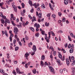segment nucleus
I'll use <instances>...</instances> for the list:
<instances>
[{
  "label": "nucleus",
  "instance_id": "obj_22",
  "mask_svg": "<svg viewBox=\"0 0 75 75\" xmlns=\"http://www.w3.org/2000/svg\"><path fill=\"white\" fill-rule=\"evenodd\" d=\"M18 49H19V47H16L15 48V51H18Z\"/></svg>",
  "mask_w": 75,
  "mask_h": 75
},
{
  "label": "nucleus",
  "instance_id": "obj_51",
  "mask_svg": "<svg viewBox=\"0 0 75 75\" xmlns=\"http://www.w3.org/2000/svg\"><path fill=\"white\" fill-rule=\"evenodd\" d=\"M49 67L50 70V69H51L52 68H52V67L51 66H49Z\"/></svg>",
  "mask_w": 75,
  "mask_h": 75
},
{
  "label": "nucleus",
  "instance_id": "obj_17",
  "mask_svg": "<svg viewBox=\"0 0 75 75\" xmlns=\"http://www.w3.org/2000/svg\"><path fill=\"white\" fill-rule=\"evenodd\" d=\"M39 34L40 33H36L35 34V37H39Z\"/></svg>",
  "mask_w": 75,
  "mask_h": 75
},
{
  "label": "nucleus",
  "instance_id": "obj_5",
  "mask_svg": "<svg viewBox=\"0 0 75 75\" xmlns=\"http://www.w3.org/2000/svg\"><path fill=\"white\" fill-rule=\"evenodd\" d=\"M66 61H67V64L68 66H69V64H70V62H69V59H66Z\"/></svg>",
  "mask_w": 75,
  "mask_h": 75
},
{
  "label": "nucleus",
  "instance_id": "obj_28",
  "mask_svg": "<svg viewBox=\"0 0 75 75\" xmlns=\"http://www.w3.org/2000/svg\"><path fill=\"white\" fill-rule=\"evenodd\" d=\"M66 20V19H65V18H62V21L63 23H64V22H65V21Z\"/></svg>",
  "mask_w": 75,
  "mask_h": 75
},
{
  "label": "nucleus",
  "instance_id": "obj_55",
  "mask_svg": "<svg viewBox=\"0 0 75 75\" xmlns=\"http://www.w3.org/2000/svg\"><path fill=\"white\" fill-rule=\"evenodd\" d=\"M49 49H50H50L53 50V47H52V46H50V47Z\"/></svg>",
  "mask_w": 75,
  "mask_h": 75
},
{
  "label": "nucleus",
  "instance_id": "obj_36",
  "mask_svg": "<svg viewBox=\"0 0 75 75\" xmlns=\"http://www.w3.org/2000/svg\"><path fill=\"white\" fill-rule=\"evenodd\" d=\"M40 24H37L36 28H40Z\"/></svg>",
  "mask_w": 75,
  "mask_h": 75
},
{
  "label": "nucleus",
  "instance_id": "obj_50",
  "mask_svg": "<svg viewBox=\"0 0 75 75\" xmlns=\"http://www.w3.org/2000/svg\"><path fill=\"white\" fill-rule=\"evenodd\" d=\"M18 43H19L20 46H22V44H21V42L19 41Z\"/></svg>",
  "mask_w": 75,
  "mask_h": 75
},
{
  "label": "nucleus",
  "instance_id": "obj_58",
  "mask_svg": "<svg viewBox=\"0 0 75 75\" xmlns=\"http://www.w3.org/2000/svg\"><path fill=\"white\" fill-rule=\"evenodd\" d=\"M51 13H50L47 14V17H50V15H51Z\"/></svg>",
  "mask_w": 75,
  "mask_h": 75
},
{
  "label": "nucleus",
  "instance_id": "obj_4",
  "mask_svg": "<svg viewBox=\"0 0 75 75\" xmlns=\"http://www.w3.org/2000/svg\"><path fill=\"white\" fill-rule=\"evenodd\" d=\"M32 49L34 52H36V51H37V48H36V46H35V45H33Z\"/></svg>",
  "mask_w": 75,
  "mask_h": 75
},
{
  "label": "nucleus",
  "instance_id": "obj_21",
  "mask_svg": "<svg viewBox=\"0 0 75 75\" xmlns=\"http://www.w3.org/2000/svg\"><path fill=\"white\" fill-rule=\"evenodd\" d=\"M42 14V13H40L39 14V17L40 18H41L42 17V16H41V14Z\"/></svg>",
  "mask_w": 75,
  "mask_h": 75
},
{
  "label": "nucleus",
  "instance_id": "obj_2",
  "mask_svg": "<svg viewBox=\"0 0 75 75\" xmlns=\"http://www.w3.org/2000/svg\"><path fill=\"white\" fill-rule=\"evenodd\" d=\"M44 35L46 36L45 37V40H46L47 42L48 43L50 42V40H49V39L48 38V37L47 36V35L46 34H44Z\"/></svg>",
  "mask_w": 75,
  "mask_h": 75
},
{
  "label": "nucleus",
  "instance_id": "obj_56",
  "mask_svg": "<svg viewBox=\"0 0 75 75\" xmlns=\"http://www.w3.org/2000/svg\"><path fill=\"white\" fill-rule=\"evenodd\" d=\"M69 59L70 60V61L71 62L72 61H71V56H69Z\"/></svg>",
  "mask_w": 75,
  "mask_h": 75
},
{
  "label": "nucleus",
  "instance_id": "obj_43",
  "mask_svg": "<svg viewBox=\"0 0 75 75\" xmlns=\"http://www.w3.org/2000/svg\"><path fill=\"white\" fill-rule=\"evenodd\" d=\"M75 74V71L74 70H73L72 71V74L74 75Z\"/></svg>",
  "mask_w": 75,
  "mask_h": 75
},
{
  "label": "nucleus",
  "instance_id": "obj_23",
  "mask_svg": "<svg viewBox=\"0 0 75 75\" xmlns=\"http://www.w3.org/2000/svg\"><path fill=\"white\" fill-rule=\"evenodd\" d=\"M21 6L22 8H24L25 7V5H24V4L23 3H21Z\"/></svg>",
  "mask_w": 75,
  "mask_h": 75
},
{
  "label": "nucleus",
  "instance_id": "obj_33",
  "mask_svg": "<svg viewBox=\"0 0 75 75\" xmlns=\"http://www.w3.org/2000/svg\"><path fill=\"white\" fill-rule=\"evenodd\" d=\"M12 73L13 74H14V75H16V72L15 71V70H13V71L12 72Z\"/></svg>",
  "mask_w": 75,
  "mask_h": 75
},
{
  "label": "nucleus",
  "instance_id": "obj_57",
  "mask_svg": "<svg viewBox=\"0 0 75 75\" xmlns=\"http://www.w3.org/2000/svg\"><path fill=\"white\" fill-rule=\"evenodd\" d=\"M42 35H44V34H45V32L44 31H42Z\"/></svg>",
  "mask_w": 75,
  "mask_h": 75
},
{
  "label": "nucleus",
  "instance_id": "obj_54",
  "mask_svg": "<svg viewBox=\"0 0 75 75\" xmlns=\"http://www.w3.org/2000/svg\"><path fill=\"white\" fill-rule=\"evenodd\" d=\"M16 43V40L15 39L13 40V44H15Z\"/></svg>",
  "mask_w": 75,
  "mask_h": 75
},
{
  "label": "nucleus",
  "instance_id": "obj_8",
  "mask_svg": "<svg viewBox=\"0 0 75 75\" xmlns=\"http://www.w3.org/2000/svg\"><path fill=\"white\" fill-rule=\"evenodd\" d=\"M49 5L51 10H52V11H54V8H53L51 6V4L50 3H49Z\"/></svg>",
  "mask_w": 75,
  "mask_h": 75
},
{
  "label": "nucleus",
  "instance_id": "obj_7",
  "mask_svg": "<svg viewBox=\"0 0 75 75\" xmlns=\"http://www.w3.org/2000/svg\"><path fill=\"white\" fill-rule=\"evenodd\" d=\"M56 62L60 65L61 64V61H60V60L58 59H57V60H56Z\"/></svg>",
  "mask_w": 75,
  "mask_h": 75
},
{
  "label": "nucleus",
  "instance_id": "obj_63",
  "mask_svg": "<svg viewBox=\"0 0 75 75\" xmlns=\"http://www.w3.org/2000/svg\"><path fill=\"white\" fill-rule=\"evenodd\" d=\"M6 3H7L9 5L10 4V3H9V1H6Z\"/></svg>",
  "mask_w": 75,
  "mask_h": 75
},
{
  "label": "nucleus",
  "instance_id": "obj_32",
  "mask_svg": "<svg viewBox=\"0 0 75 75\" xmlns=\"http://www.w3.org/2000/svg\"><path fill=\"white\" fill-rule=\"evenodd\" d=\"M6 55L7 56V58H8V59H9V58H10V56H9L10 54H7Z\"/></svg>",
  "mask_w": 75,
  "mask_h": 75
},
{
  "label": "nucleus",
  "instance_id": "obj_40",
  "mask_svg": "<svg viewBox=\"0 0 75 75\" xmlns=\"http://www.w3.org/2000/svg\"><path fill=\"white\" fill-rule=\"evenodd\" d=\"M58 14L59 16L60 17V16H61L62 15V13L61 12H58Z\"/></svg>",
  "mask_w": 75,
  "mask_h": 75
},
{
  "label": "nucleus",
  "instance_id": "obj_41",
  "mask_svg": "<svg viewBox=\"0 0 75 75\" xmlns=\"http://www.w3.org/2000/svg\"><path fill=\"white\" fill-rule=\"evenodd\" d=\"M68 38L69 41H71V38L70 37V36H69V35L68 36Z\"/></svg>",
  "mask_w": 75,
  "mask_h": 75
},
{
  "label": "nucleus",
  "instance_id": "obj_38",
  "mask_svg": "<svg viewBox=\"0 0 75 75\" xmlns=\"http://www.w3.org/2000/svg\"><path fill=\"white\" fill-rule=\"evenodd\" d=\"M12 24H13V25H14V26H15L16 25V24L14 23V21H11V22Z\"/></svg>",
  "mask_w": 75,
  "mask_h": 75
},
{
  "label": "nucleus",
  "instance_id": "obj_31",
  "mask_svg": "<svg viewBox=\"0 0 75 75\" xmlns=\"http://www.w3.org/2000/svg\"><path fill=\"white\" fill-rule=\"evenodd\" d=\"M30 29L31 30L33 31V32H34V28L33 27H30Z\"/></svg>",
  "mask_w": 75,
  "mask_h": 75
},
{
  "label": "nucleus",
  "instance_id": "obj_37",
  "mask_svg": "<svg viewBox=\"0 0 75 75\" xmlns=\"http://www.w3.org/2000/svg\"><path fill=\"white\" fill-rule=\"evenodd\" d=\"M45 25L46 26V27H48V26L49 25V23H45Z\"/></svg>",
  "mask_w": 75,
  "mask_h": 75
},
{
  "label": "nucleus",
  "instance_id": "obj_48",
  "mask_svg": "<svg viewBox=\"0 0 75 75\" xmlns=\"http://www.w3.org/2000/svg\"><path fill=\"white\" fill-rule=\"evenodd\" d=\"M25 39L26 40H28L29 38L28 37V36H25Z\"/></svg>",
  "mask_w": 75,
  "mask_h": 75
},
{
  "label": "nucleus",
  "instance_id": "obj_16",
  "mask_svg": "<svg viewBox=\"0 0 75 75\" xmlns=\"http://www.w3.org/2000/svg\"><path fill=\"white\" fill-rule=\"evenodd\" d=\"M35 17H34V16H33V19H32V22H34V21H37V20H36V19H35Z\"/></svg>",
  "mask_w": 75,
  "mask_h": 75
},
{
  "label": "nucleus",
  "instance_id": "obj_26",
  "mask_svg": "<svg viewBox=\"0 0 75 75\" xmlns=\"http://www.w3.org/2000/svg\"><path fill=\"white\" fill-rule=\"evenodd\" d=\"M52 16V17L53 18H54V20L55 21V17H56V16H55V15L54 14H53Z\"/></svg>",
  "mask_w": 75,
  "mask_h": 75
},
{
  "label": "nucleus",
  "instance_id": "obj_42",
  "mask_svg": "<svg viewBox=\"0 0 75 75\" xmlns=\"http://www.w3.org/2000/svg\"><path fill=\"white\" fill-rule=\"evenodd\" d=\"M60 72L61 73V74H62V72H63V69H60Z\"/></svg>",
  "mask_w": 75,
  "mask_h": 75
},
{
  "label": "nucleus",
  "instance_id": "obj_47",
  "mask_svg": "<svg viewBox=\"0 0 75 75\" xmlns=\"http://www.w3.org/2000/svg\"><path fill=\"white\" fill-rule=\"evenodd\" d=\"M71 47V44H69L68 46V48H70Z\"/></svg>",
  "mask_w": 75,
  "mask_h": 75
},
{
  "label": "nucleus",
  "instance_id": "obj_14",
  "mask_svg": "<svg viewBox=\"0 0 75 75\" xmlns=\"http://www.w3.org/2000/svg\"><path fill=\"white\" fill-rule=\"evenodd\" d=\"M41 7L42 8H45V5L44 4H42L41 6Z\"/></svg>",
  "mask_w": 75,
  "mask_h": 75
},
{
  "label": "nucleus",
  "instance_id": "obj_20",
  "mask_svg": "<svg viewBox=\"0 0 75 75\" xmlns=\"http://www.w3.org/2000/svg\"><path fill=\"white\" fill-rule=\"evenodd\" d=\"M16 72H17V74H18V73L20 71V69L18 68H17L16 69Z\"/></svg>",
  "mask_w": 75,
  "mask_h": 75
},
{
  "label": "nucleus",
  "instance_id": "obj_10",
  "mask_svg": "<svg viewBox=\"0 0 75 75\" xmlns=\"http://www.w3.org/2000/svg\"><path fill=\"white\" fill-rule=\"evenodd\" d=\"M28 3L31 6H33V3H32V1H31L30 0H29V1Z\"/></svg>",
  "mask_w": 75,
  "mask_h": 75
},
{
  "label": "nucleus",
  "instance_id": "obj_49",
  "mask_svg": "<svg viewBox=\"0 0 75 75\" xmlns=\"http://www.w3.org/2000/svg\"><path fill=\"white\" fill-rule=\"evenodd\" d=\"M9 39L10 40V41H11V42H12V37H9Z\"/></svg>",
  "mask_w": 75,
  "mask_h": 75
},
{
  "label": "nucleus",
  "instance_id": "obj_62",
  "mask_svg": "<svg viewBox=\"0 0 75 75\" xmlns=\"http://www.w3.org/2000/svg\"><path fill=\"white\" fill-rule=\"evenodd\" d=\"M30 11L31 13H33V12L34 11V9H33V8L32 9L30 10Z\"/></svg>",
  "mask_w": 75,
  "mask_h": 75
},
{
  "label": "nucleus",
  "instance_id": "obj_59",
  "mask_svg": "<svg viewBox=\"0 0 75 75\" xmlns=\"http://www.w3.org/2000/svg\"><path fill=\"white\" fill-rule=\"evenodd\" d=\"M50 2L51 3H52V4H55V3L53 2V1H52V0L50 1Z\"/></svg>",
  "mask_w": 75,
  "mask_h": 75
},
{
  "label": "nucleus",
  "instance_id": "obj_18",
  "mask_svg": "<svg viewBox=\"0 0 75 75\" xmlns=\"http://www.w3.org/2000/svg\"><path fill=\"white\" fill-rule=\"evenodd\" d=\"M58 55H59V57L60 58H62V55H61V54L60 53H58Z\"/></svg>",
  "mask_w": 75,
  "mask_h": 75
},
{
  "label": "nucleus",
  "instance_id": "obj_39",
  "mask_svg": "<svg viewBox=\"0 0 75 75\" xmlns=\"http://www.w3.org/2000/svg\"><path fill=\"white\" fill-rule=\"evenodd\" d=\"M24 73V71H19V72L18 73V74H23Z\"/></svg>",
  "mask_w": 75,
  "mask_h": 75
},
{
  "label": "nucleus",
  "instance_id": "obj_46",
  "mask_svg": "<svg viewBox=\"0 0 75 75\" xmlns=\"http://www.w3.org/2000/svg\"><path fill=\"white\" fill-rule=\"evenodd\" d=\"M11 20H12V18H11L13 17L14 16L13 15V14H11Z\"/></svg>",
  "mask_w": 75,
  "mask_h": 75
},
{
  "label": "nucleus",
  "instance_id": "obj_60",
  "mask_svg": "<svg viewBox=\"0 0 75 75\" xmlns=\"http://www.w3.org/2000/svg\"><path fill=\"white\" fill-rule=\"evenodd\" d=\"M71 48H74V45L72 44L71 46Z\"/></svg>",
  "mask_w": 75,
  "mask_h": 75
},
{
  "label": "nucleus",
  "instance_id": "obj_11",
  "mask_svg": "<svg viewBox=\"0 0 75 75\" xmlns=\"http://www.w3.org/2000/svg\"><path fill=\"white\" fill-rule=\"evenodd\" d=\"M29 55V54L28 52H27L26 54H25V57H26L27 59V57H28V56Z\"/></svg>",
  "mask_w": 75,
  "mask_h": 75
},
{
  "label": "nucleus",
  "instance_id": "obj_44",
  "mask_svg": "<svg viewBox=\"0 0 75 75\" xmlns=\"http://www.w3.org/2000/svg\"><path fill=\"white\" fill-rule=\"evenodd\" d=\"M51 33H52V35H53V36H54L55 35V34L53 32H51Z\"/></svg>",
  "mask_w": 75,
  "mask_h": 75
},
{
  "label": "nucleus",
  "instance_id": "obj_27",
  "mask_svg": "<svg viewBox=\"0 0 75 75\" xmlns=\"http://www.w3.org/2000/svg\"><path fill=\"white\" fill-rule=\"evenodd\" d=\"M74 52V51H73V49H70L69 52L70 53H72Z\"/></svg>",
  "mask_w": 75,
  "mask_h": 75
},
{
  "label": "nucleus",
  "instance_id": "obj_45",
  "mask_svg": "<svg viewBox=\"0 0 75 75\" xmlns=\"http://www.w3.org/2000/svg\"><path fill=\"white\" fill-rule=\"evenodd\" d=\"M2 18H4V19H5L6 18V16H1Z\"/></svg>",
  "mask_w": 75,
  "mask_h": 75
},
{
  "label": "nucleus",
  "instance_id": "obj_12",
  "mask_svg": "<svg viewBox=\"0 0 75 75\" xmlns=\"http://www.w3.org/2000/svg\"><path fill=\"white\" fill-rule=\"evenodd\" d=\"M45 56L44 55H42V56L41 58V60H44V59H45Z\"/></svg>",
  "mask_w": 75,
  "mask_h": 75
},
{
  "label": "nucleus",
  "instance_id": "obj_1",
  "mask_svg": "<svg viewBox=\"0 0 75 75\" xmlns=\"http://www.w3.org/2000/svg\"><path fill=\"white\" fill-rule=\"evenodd\" d=\"M13 31L14 32L15 34H17L18 32V29L17 27L15 26L14 28Z\"/></svg>",
  "mask_w": 75,
  "mask_h": 75
},
{
  "label": "nucleus",
  "instance_id": "obj_61",
  "mask_svg": "<svg viewBox=\"0 0 75 75\" xmlns=\"http://www.w3.org/2000/svg\"><path fill=\"white\" fill-rule=\"evenodd\" d=\"M44 64L45 65H48V63H47V62H45Z\"/></svg>",
  "mask_w": 75,
  "mask_h": 75
},
{
  "label": "nucleus",
  "instance_id": "obj_24",
  "mask_svg": "<svg viewBox=\"0 0 75 75\" xmlns=\"http://www.w3.org/2000/svg\"><path fill=\"white\" fill-rule=\"evenodd\" d=\"M33 72L34 74H36V69H34L33 70Z\"/></svg>",
  "mask_w": 75,
  "mask_h": 75
},
{
  "label": "nucleus",
  "instance_id": "obj_35",
  "mask_svg": "<svg viewBox=\"0 0 75 75\" xmlns=\"http://www.w3.org/2000/svg\"><path fill=\"white\" fill-rule=\"evenodd\" d=\"M5 34L6 35V37H8V34H7V31L6 30L5 32Z\"/></svg>",
  "mask_w": 75,
  "mask_h": 75
},
{
  "label": "nucleus",
  "instance_id": "obj_29",
  "mask_svg": "<svg viewBox=\"0 0 75 75\" xmlns=\"http://www.w3.org/2000/svg\"><path fill=\"white\" fill-rule=\"evenodd\" d=\"M70 36L71 37H72L73 38H74V34L72 33H70Z\"/></svg>",
  "mask_w": 75,
  "mask_h": 75
},
{
  "label": "nucleus",
  "instance_id": "obj_53",
  "mask_svg": "<svg viewBox=\"0 0 75 75\" xmlns=\"http://www.w3.org/2000/svg\"><path fill=\"white\" fill-rule=\"evenodd\" d=\"M4 4L3 3H0V6L1 7H2V6H3V4Z\"/></svg>",
  "mask_w": 75,
  "mask_h": 75
},
{
  "label": "nucleus",
  "instance_id": "obj_6",
  "mask_svg": "<svg viewBox=\"0 0 75 75\" xmlns=\"http://www.w3.org/2000/svg\"><path fill=\"white\" fill-rule=\"evenodd\" d=\"M64 3L65 5H67L68 4V3H69V1H68V0H64Z\"/></svg>",
  "mask_w": 75,
  "mask_h": 75
},
{
  "label": "nucleus",
  "instance_id": "obj_13",
  "mask_svg": "<svg viewBox=\"0 0 75 75\" xmlns=\"http://www.w3.org/2000/svg\"><path fill=\"white\" fill-rule=\"evenodd\" d=\"M50 71L51 72H52L53 74H55V72H54V68H52L50 70Z\"/></svg>",
  "mask_w": 75,
  "mask_h": 75
},
{
  "label": "nucleus",
  "instance_id": "obj_30",
  "mask_svg": "<svg viewBox=\"0 0 75 75\" xmlns=\"http://www.w3.org/2000/svg\"><path fill=\"white\" fill-rule=\"evenodd\" d=\"M60 59H61L62 61H64L65 59V56H63V57H62L61 58H60Z\"/></svg>",
  "mask_w": 75,
  "mask_h": 75
},
{
  "label": "nucleus",
  "instance_id": "obj_52",
  "mask_svg": "<svg viewBox=\"0 0 75 75\" xmlns=\"http://www.w3.org/2000/svg\"><path fill=\"white\" fill-rule=\"evenodd\" d=\"M14 11H15V12H17V7L15 8H14Z\"/></svg>",
  "mask_w": 75,
  "mask_h": 75
},
{
  "label": "nucleus",
  "instance_id": "obj_19",
  "mask_svg": "<svg viewBox=\"0 0 75 75\" xmlns=\"http://www.w3.org/2000/svg\"><path fill=\"white\" fill-rule=\"evenodd\" d=\"M0 72H1L3 74L4 73V71H3V70L2 69H0Z\"/></svg>",
  "mask_w": 75,
  "mask_h": 75
},
{
  "label": "nucleus",
  "instance_id": "obj_9",
  "mask_svg": "<svg viewBox=\"0 0 75 75\" xmlns=\"http://www.w3.org/2000/svg\"><path fill=\"white\" fill-rule=\"evenodd\" d=\"M0 21L2 24H4V23H5V22H4V20L3 19H1L0 20Z\"/></svg>",
  "mask_w": 75,
  "mask_h": 75
},
{
  "label": "nucleus",
  "instance_id": "obj_64",
  "mask_svg": "<svg viewBox=\"0 0 75 75\" xmlns=\"http://www.w3.org/2000/svg\"><path fill=\"white\" fill-rule=\"evenodd\" d=\"M17 61H14V63L15 64H17Z\"/></svg>",
  "mask_w": 75,
  "mask_h": 75
},
{
  "label": "nucleus",
  "instance_id": "obj_3",
  "mask_svg": "<svg viewBox=\"0 0 75 75\" xmlns=\"http://www.w3.org/2000/svg\"><path fill=\"white\" fill-rule=\"evenodd\" d=\"M5 22L6 23H8V24H10L11 23L10 21V20H9V19L7 18L6 19V20L5 21Z\"/></svg>",
  "mask_w": 75,
  "mask_h": 75
},
{
  "label": "nucleus",
  "instance_id": "obj_34",
  "mask_svg": "<svg viewBox=\"0 0 75 75\" xmlns=\"http://www.w3.org/2000/svg\"><path fill=\"white\" fill-rule=\"evenodd\" d=\"M21 15L22 16H24L25 15V14L24 13H23V12H21Z\"/></svg>",
  "mask_w": 75,
  "mask_h": 75
},
{
  "label": "nucleus",
  "instance_id": "obj_15",
  "mask_svg": "<svg viewBox=\"0 0 75 75\" xmlns=\"http://www.w3.org/2000/svg\"><path fill=\"white\" fill-rule=\"evenodd\" d=\"M44 62H43L42 61H41L40 62V65L42 67H43L44 66Z\"/></svg>",
  "mask_w": 75,
  "mask_h": 75
},
{
  "label": "nucleus",
  "instance_id": "obj_25",
  "mask_svg": "<svg viewBox=\"0 0 75 75\" xmlns=\"http://www.w3.org/2000/svg\"><path fill=\"white\" fill-rule=\"evenodd\" d=\"M48 34L49 35V36L48 37V39H50V38H51V33H50V32H48Z\"/></svg>",
  "mask_w": 75,
  "mask_h": 75
}]
</instances>
